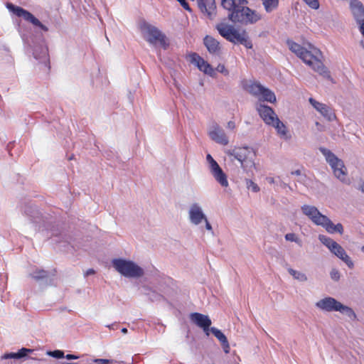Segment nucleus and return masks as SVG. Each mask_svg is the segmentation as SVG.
<instances>
[{
    "instance_id": "45",
    "label": "nucleus",
    "mask_w": 364,
    "mask_h": 364,
    "mask_svg": "<svg viewBox=\"0 0 364 364\" xmlns=\"http://www.w3.org/2000/svg\"><path fill=\"white\" fill-rule=\"evenodd\" d=\"M266 180L269 184L275 183V179L273 177H267Z\"/></svg>"
},
{
    "instance_id": "46",
    "label": "nucleus",
    "mask_w": 364,
    "mask_h": 364,
    "mask_svg": "<svg viewBox=\"0 0 364 364\" xmlns=\"http://www.w3.org/2000/svg\"><path fill=\"white\" fill-rule=\"evenodd\" d=\"M60 364H78V363H60ZM79 364H92V363H90L89 360H87L85 362L81 361L79 363Z\"/></svg>"
},
{
    "instance_id": "13",
    "label": "nucleus",
    "mask_w": 364,
    "mask_h": 364,
    "mask_svg": "<svg viewBox=\"0 0 364 364\" xmlns=\"http://www.w3.org/2000/svg\"><path fill=\"white\" fill-rule=\"evenodd\" d=\"M190 222L194 225H199L206 220V215L203 213L202 207L197 203H192L188 210Z\"/></svg>"
},
{
    "instance_id": "23",
    "label": "nucleus",
    "mask_w": 364,
    "mask_h": 364,
    "mask_svg": "<svg viewBox=\"0 0 364 364\" xmlns=\"http://www.w3.org/2000/svg\"><path fill=\"white\" fill-rule=\"evenodd\" d=\"M210 331L218 338V340L220 342V344L223 347V349L225 353H229L230 347L229 342L228 341L225 335L219 329L212 327L210 329Z\"/></svg>"
},
{
    "instance_id": "34",
    "label": "nucleus",
    "mask_w": 364,
    "mask_h": 364,
    "mask_svg": "<svg viewBox=\"0 0 364 364\" xmlns=\"http://www.w3.org/2000/svg\"><path fill=\"white\" fill-rule=\"evenodd\" d=\"M331 279L333 281H338L341 278V273L337 269H332L330 272Z\"/></svg>"
},
{
    "instance_id": "21",
    "label": "nucleus",
    "mask_w": 364,
    "mask_h": 364,
    "mask_svg": "<svg viewBox=\"0 0 364 364\" xmlns=\"http://www.w3.org/2000/svg\"><path fill=\"white\" fill-rule=\"evenodd\" d=\"M204 45L211 54L218 55L220 53L221 47L220 43L210 36H206L203 40Z\"/></svg>"
},
{
    "instance_id": "30",
    "label": "nucleus",
    "mask_w": 364,
    "mask_h": 364,
    "mask_svg": "<svg viewBox=\"0 0 364 364\" xmlns=\"http://www.w3.org/2000/svg\"><path fill=\"white\" fill-rule=\"evenodd\" d=\"M288 272L293 277L294 279H296L299 282H304L307 280L306 275L301 272L295 270L292 268H289Z\"/></svg>"
},
{
    "instance_id": "20",
    "label": "nucleus",
    "mask_w": 364,
    "mask_h": 364,
    "mask_svg": "<svg viewBox=\"0 0 364 364\" xmlns=\"http://www.w3.org/2000/svg\"><path fill=\"white\" fill-rule=\"evenodd\" d=\"M350 7L357 23H364V5L358 0H351Z\"/></svg>"
},
{
    "instance_id": "14",
    "label": "nucleus",
    "mask_w": 364,
    "mask_h": 364,
    "mask_svg": "<svg viewBox=\"0 0 364 364\" xmlns=\"http://www.w3.org/2000/svg\"><path fill=\"white\" fill-rule=\"evenodd\" d=\"M256 109L258 112L260 117L268 125L274 123L276 119L278 118L273 109L260 102L256 105Z\"/></svg>"
},
{
    "instance_id": "37",
    "label": "nucleus",
    "mask_w": 364,
    "mask_h": 364,
    "mask_svg": "<svg viewBox=\"0 0 364 364\" xmlns=\"http://www.w3.org/2000/svg\"><path fill=\"white\" fill-rule=\"evenodd\" d=\"M312 9H316L319 6L318 0H304Z\"/></svg>"
},
{
    "instance_id": "53",
    "label": "nucleus",
    "mask_w": 364,
    "mask_h": 364,
    "mask_svg": "<svg viewBox=\"0 0 364 364\" xmlns=\"http://www.w3.org/2000/svg\"><path fill=\"white\" fill-rule=\"evenodd\" d=\"M244 1L245 2L246 4H247V0H244Z\"/></svg>"
},
{
    "instance_id": "26",
    "label": "nucleus",
    "mask_w": 364,
    "mask_h": 364,
    "mask_svg": "<svg viewBox=\"0 0 364 364\" xmlns=\"http://www.w3.org/2000/svg\"><path fill=\"white\" fill-rule=\"evenodd\" d=\"M270 125L276 129L277 134L282 138L288 139L287 127L284 123L279 120V118L276 119L274 123L271 124Z\"/></svg>"
},
{
    "instance_id": "10",
    "label": "nucleus",
    "mask_w": 364,
    "mask_h": 364,
    "mask_svg": "<svg viewBox=\"0 0 364 364\" xmlns=\"http://www.w3.org/2000/svg\"><path fill=\"white\" fill-rule=\"evenodd\" d=\"M318 240L332 254L342 260L349 268H353L354 264L352 259L341 245L331 238L323 235H319Z\"/></svg>"
},
{
    "instance_id": "35",
    "label": "nucleus",
    "mask_w": 364,
    "mask_h": 364,
    "mask_svg": "<svg viewBox=\"0 0 364 364\" xmlns=\"http://www.w3.org/2000/svg\"><path fill=\"white\" fill-rule=\"evenodd\" d=\"M92 364H112L113 361L109 359H95L92 361H90Z\"/></svg>"
},
{
    "instance_id": "22",
    "label": "nucleus",
    "mask_w": 364,
    "mask_h": 364,
    "mask_svg": "<svg viewBox=\"0 0 364 364\" xmlns=\"http://www.w3.org/2000/svg\"><path fill=\"white\" fill-rule=\"evenodd\" d=\"M198 6L203 13H205L210 18L215 15L216 9L215 0H198Z\"/></svg>"
},
{
    "instance_id": "49",
    "label": "nucleus",
    "mask_w": 364,
    "mask_h": 364,
    "mask_svg": "<svg viewBox=\"0 0 364 364\" xmlns=\"http://www.w3.org/2000/svg\"><path fill=\"white\" fill-rule=\"evenodd\" d=\"M122 333L125 334L127 333V329L126 328H123L122 330H121Z\"/></svg>"
},
{
    "instance_id": "16",
    "label": "nucleus",
    "mask_w": 364,
    "mask_h": 364,
    "mask_svg": "<svg viewBox=\"0 0 364 364\" xmlns=\"http://www.w3.org/2000/svg\"><path fill=\"white\" fill-rule=\"evenodd\" d=\"M191 319L198 326L202 328L207 336H209L211 320L208 316L200 313H193L191 314Z\"/></svg>"
},
{
    "instance_id": "47",
    "label": "nucleus",
    "mask_w": 364,
    "mask_h": 364,
    "mask_svg": "<svg viewBox=\"0 0 364 364\" xmlns=\"http://www.w3.org/2000/svg\"><path fill=\"white\" fill-rule=\"evenodd\" d=\"M291 173L292 175L299 176L301 174V171H300V170H296L294 171H292Z\"/></svg>"
},
{
    "instance_id": "24",
    "label": "nucleus",
    "mask_w": 364,
    "mask_h": 364,
    "mask_svg": "<svg viewBox=\"0 0 364 364\" xmlns=\"http://www.w3.org/2000/svg\"><path fill=\"white\" fill-rule=\"evenodd\" d=\"M33 56L36 59L46 63L48 60V50L46 46H37L33 50Z\"/></svg>"
},
{
    "instance_id": "19",
    "label": "nucleus",
    "mask_w": 364,
    "mask_h": 364,
    "mask_svg": "<svg viewBox=\"0 0 364 364\" xmlns=\"http://www.w3.org/2000/svg\"><path fill=\"white\" fill-rule=\"evenodd\" d=\"M191 62L196 64L198 69L204 73L209 75L210 76H213L215 75V70L211 65L198 54L193 53L191 55Z\"/></svg>"
},
{
    "instance_id": "41",
    "label": "nucleus",
    "mask_w": 364,
    "mask_h": 364,
    "mask_svg": "<svg viewBox=\"0 0 364 364\" xmlns=\"http://www.w3.org/2000/svg\"><path fill=\"white\" fill-rule=\"evenodd\" d=\"M152 292L151 289H148L146 287H143L141 290V293H144L145 294H150Z\"/></svg>"
},
{
    "instance_id": "8",
    "label": "nucleus",
    "mask_w": 364,
    "mask_h": 364,
    "mask_svg": "<svg viewBox=\"0 0 364 364\" xmlns=\"http://www.w3.org/2000/svg\"><path fill=\"white\" fill-rule=\"evenodd\" d=\"M319 151L331 167L334 176L342 183H349V180L347 178V170L343 161L328 149L320 147Z\"/></svg>"
},
{
    "instance_id": "42",
    "label": "nucleus",
    "mask_w": 364,
    "mask_h": 364,
    "mask_svg": "<svg viewBox=\"0 0 364 364\" xmlns=\"http://www.w3.org/2000/svg\"><path fill=\"white\" fill-rule=\"evenodd\" d=\"M65 358L68 360H74L77 359L78 356L73 354H67L66 355H65Z\"/></svg>"
},
{
    "instance_id": "17",
    "label": "nucleus",
    "mask_w": 364,
    "mask_h": 364,
    "mask_svg": "<svg viewBox=\"0 0 364 364\" xmlns=\"http://www.w3.org/2000/svg\"><path fill=\"white\" fill-rule=\"evenodd\" d=\"M341 304V302L332 297H325L316 302V306L325 311H338V310H340Z\"/></svg>"
},
{
    "instance_id": "11",
    "label": "nucleus",
    "mask_w": 364,
    "mask_h": 364,
    "mask_svg": "<svg viewBox=\"0 0 364 364\" xmlns=\"http://www.w3.org/2000/svg\"><path fill=\"white\" fill-rule=\"evenodd\" d=\"M8 9L18 17H22L26 21L31 23L35 28H38L44 32L48 31V28L43 24L31 13L21 7L15 6L11 3L7 4Z\"/></svg>"
},
{
    "instance_id": "3",
    "label": "nucleus",
    "mask_w": 364,
    "mask_h": 364,
    "mask_svg": "<svg viewBox=\"0 0 364 364\" xmlns=\"http://www.w3.org/2000/svg\"><path fill=\"white\" fill-rule=\"evenodd\" d=\"M218 33L228 41L235 44H241L247 48H252V43L245 31H240L233 26L220 23L216 26Z\"/></svg>"
},
{
    "instance_id": "28",
    "label": "nucleus",
    "mask_w": 364,
    "mask_h": 364,
    "mask_svg": "<svg viewBox=\"0 0 364 364\" xmlns=\"http://www.w3.org/2000/svg\"><path fill=\"white\" fill-rule=\"evenodd\" d=\"M31 350L22 348L17 353H5L1 356V359H10V358H21L25 357L28 352H31Z\"/></svg>"
},
{
    "instance_id": "39",
    "label": "nucleus",
    "mask_w": 364,
    "mask_h": 364,
    "mask_svg": "<svg viewBox=\"0 0 364 364\" xmlns=\"http://www.w3.org/2000/svg\"><path fill=\"white\" fill-rule=\"evenodd\" d=\"M359 30L363 37V39L360 41V45L364 48V22L359 25Z\"/></svg>"
},
{
    "instance_id": "31",
    "label": "nucleus",
    "mask_w": 364,
    "mask_h": 364,
    "mask_svg": "<svg viewBox=\"0 0 364 364\" xmlns=\"http://www.w3.org/2000/svg\"><path fill=\"white\" fill-rule=\"evenodd\" d=\"M30 275L32 278L36 280L48 279L50 277V274L43 269H36Z\"/></svg>"
},
{
    "instance_id": "50",
    "label": "nucleus",
    "mask_w": 364,
    "mask_h": 364,
    "mask_svg": "<svg viewBox=\"0 0 364 364\" xmlns=\"http://www.w3.org/2000/svg\"><path fill=\"white\" fill-rule=\"evenodd\" d=\"M280 186H281L282 187H283V188H285L287 185L285 183L282 182V183H280Z\"/></svg>"
},
{
    "instance_id": "9",
    "label": "nucleus",
    "mask_w": 364,
    "mask_h": 364,
    "mask_svg": "<svg viewBox=\"0 0 364 364\" xmlns=\"http://www.w3.org/2000/svg\"><path fill=\"white\" fill-rule=\"evenodd\" d=\"M140 28L144 38L150 44L159 43L164 49L167 48L166 36L158 28L144 21L140 24Z\"/></svg>"
},
{
    "instance_id": "12",
    "label": "nucleus",
    "mask_w": 364,
    "mask_h": 364,
    "mask_svg": "<svg viewBox=\"0 0 364 364\" xmlns=\"http://www.w3.org/2000/svg\"><path fill=\"white\" fill-rule=\"evenodd\" d=\"M206 161L208 164L210 172L215 181L223 187H228L229 183L227 179V176L220 167L217 161L212 157L210 154H208L206 156Z\"/></svg>"
},
{
    "instance_id": "32",
    "label": "nucleus",
    "mask_w": 364,
    "mask_h": 364,
    "mask_svg": "<svg viewBox=\"0 0 364 364\" xmlns=\"http://www.w3.org/2000/svg\"><path fill=\"white\" fill-rule=\"evenodd\" d=\"M246 186L248 189L252 190V191L255 193L259 191V186L250 179H246Z\"/></svg>"
},
{
    "instance_id": "43",
    "label": "nucleus",
    "mask_w": 364,
    "mask_h": 364,
    "mask_svg": "<svg viewBox=\"0 0 364 364\" xmlns=\"http://www.w3.org/2000/svg\"><path fill=\"white\" fill-rule=\"evenodd\" d=\"M227 127L230 129H234L235 127V124L233 121H230L227 124Z\"/></svg>"
},
{
    "instance_id": "40",
    "label": "nucleus",
    "mask_w": 364,
    "mask_h": 364,
    "mask_svg": "<svg viewBox=\"0 0 364 364\" xmlns=\"http://www.w3.org/2000/svg\"><path fill=\"white\" fill-rule=\"evenodd\" d=\"M203 223L205 224V228L207 230L213 233V228L210 223H209L208 218H206V220H203Z\"/></svg>"
},
{
    "instance_id": "6",
    "label": "nucleus",
    "mask_w": 364,
    "mask_h": 364,
    "mask_svg": "<svg viewBox=\"0 0 364 364\" xmlns=\"http://www.w3.org/2000/svg\"><path fill=\"white\" fill-rule=\"evenodd\" d=\"M230 160L234 161L237 160L240 167L246 173L252 172L255 167L253 159V153L251 149L248 147H237L226 151Z\"/></svg>"
},
{
    "instance_id": "52",
    "label": "nucleus",
    "mask_w": 364,
    "mask_h": 364,
    "mask_svg": "<svg viewBox=\"0 0 364 364\" xmlns=\"http://www.w3.org/2000/svg\"><path fill=\"white\" fill-rule=\"evenodd\" d=\"M38 215H39V213L36 211V215H37V218H38V217H39V216H38Z\"/></svg>"
},
{
    "instance_id": "5",
    "label": "nucleus",
    "mask_w": 364,
    "mask_h": 364,
    "mask_svg": "<svg viewBox=\"0 0 364 364\" xmlns=\"http://www.w3.org/2000/svg\"><path fill=\"white\" fill-rule=\"evenodd\" d=\"M114 269L126 278L139 279L145 272L142 267L132 260L118 258L112 261Z\"/></svg>"
},
{
    "instance_id": "2",
    "label": "nucleus",
    "mask_w": 364,
    "mask_h": 364,
    "mask_svg": "<svg viewBox=\"0 0 364 364\" xmlns=\"http://www.w3.org/2000/svg\"><path fill=\"white\" fill-rule=\"evenodd\" d=\"M304 215H305L313 223L321 226L328 233L333 234L338 232L343 234V227L341 223L334 225L332 221L326 215L320 213L316 207L309 205H304L301 208Z\"/></svg>"
},
{
    "instance_id": "44",
    "label": "nucleus",
    "mask_w": 364,
    "mask_h": 364,
    "mask_svg": "<svg viewBox=\"0 0 364 364\" xmlns=\"http://www.w3.org/2000/svg\"><path fill=\"white\" fill-rule=\"evenodd\" d=\"M95 273L93 269H89L85 272V277H88L90 275H92Z\"/></svg>"
},
{
    "instance_id": "29",
    "label": "nucleus",
    "mask_w": 364,
    "mask_h": 364,
    "mask_svg": "<svg viewBox=\"0 0 364 364\" xmlns=\"http://www.w3.org/2000/svg\"><path fill=\"white\" fill-rule=\"evenodd\" d=\"M265 11L267 13L272 12L276 9L279 4L278 0H262Z\"/></svg>"
},
{
    "instance_id": "33",
    "label": "nucleus",
    "mask_w": 364,
    "mask_h": 364,
    "mask_svg": "<svg viewBox=\"0 0 364 364\" xmlns=\"http://www.w3.org/2000/svg\"><path fill=\"white\" fill-rule=\"evenodd\" d=\"M285 239L287 241L294 242L297 244H300V239L294 233H287L285 235Z\"/></svg>"
},
{
    "instance_id": "15",
    "label": "nucleus",
    "mask_w": 364,
    "mask_h": 364,
    "mask_svg": "<svg viewBox=\"0 0 364 364\" xmlns=\"http://www.w3.org/2000/svg\"><path fill=\"white\" fill-rule=\"evenodd\" d=\"M208 135L212 140L218 144L228 145L229 143L225 131L218 124L215 123L210 127Z\"/></svg>"
},
{
    "instance_id": "7",
    "label": "nucleus",
    "mask_w": 364,
    "mask_h": 364,
    "mask_svg": "<svg viewBox=\"0 0 364 364\" xmlns=\"http://www.w3.org/2000/svg\"><path fill=\"white\" fill-rule=\"evenodd\" d=\"M228 18L233 23L248 25L257 23L262 18V16L249 7L240 5L229 14Z\"/></svg>"
},
{
    "instance_id": "36",
    "label": "nucleus",
    "mask_w": 364,
    "mask_h": 364,
    "mask_svg": "<svg viewBox=\"0 0 364 364\" xmlns=\"http://www.w3.org/2000/svg\"><path fill=\"white\" fill-rule=\"evenodd\" d=\"M49 355L56 358H65L64 352L60 350H55L49 353Z\"/></svg>"
},
{
    "instance_id": "48",
    "label": "nucleus",
    "mask_w": 364,
    "mask_h": 364,
    "mask_svg": "<svg viewBox=\"0 0 364 364\" xmlns=\"http://www.w3.org/2000/svg\"><path fill=\"white\" fill-rule=\"evenodd\" d=\"M359 190L364 193V183H361L359 186Z\"/></svg>"
},
{
    "instance_id": "1",
    "label": "nucleus",
    "mask_w": 364,
    "mask_h": 364,
    "mask_svg": "<svg viewBox=\"0 0 364 364\" xmlns=\"http://www.w3.org/2000/svg\"><path fill=\"white\" fill-rule=\"evenodd\" d=\"M287 44L292 53L315 72L325 77H330L329 72L321 60L322 54L318 48L311 44H309L308 48H304L291 40H287Z\"/></svg>"
},
{
    "instance_id": "18",
    "label": "nucleus",
    "mask_w": 364,
    "mask_h": 364,
    "mask_svg": "<svg viewBox=\"0 0 364 364\" xmlns=\"http://www.w3.org/2000/svg\"><path fill=\"white\" fill-rule=\"evenodd\" d=\"M309 101L314 108H315L328 121H333L336 118V115L332 112V109L326 105L318 102L311 97L309 98Z\"/></svg>"
},
{
    "instance_id": "4",
    "label": "nucleus",
    "mask_w": 364,
    "mask_h": 364,
    "mask_svg": "<svg viewBox=\"0 0 364 364\" xmlns=\"http://www.w3.org/2000/svg\"><path fill=\"white\" fill-rule=\"evenodd\" d=\"M242 88L259 101L274 103L277 101L275 94L269 88L265 87L259 82L250 80H243L241 82Z\"/></svg>"
},
{
    "instance_id": "38",
    "label": "nucleus",
    "mask_w": 364,
    "mask_h": 364,
    "mask_svg": "<svg viewBox=\"0 0 364 364\" xmlns=\"http://www.w3.org/2000/svg\"><path fill=\"white\" fill-rule=\"evenodd\" d=\"M219 73H221L225 75H228V70L225 68V65H223V64H219L216 69H215Z\"/></svg>"
},
{
    "instance_id": "51",
    "label": "nucleus",
    "mask_w": 364,
    "mask_h": 364,
    "mask_svg": "<svg viewBox=\"0 0 364 364\" xmlns=\"http://www.w3.org/2000/svg\"><path fill=\"white\" fill-rule=\"evenodd\" d=\"M361 250L364 252V245L361 247Z\"/></svg>"
},
{
    "instance_id": "25",
    "label": "nucleus",
    "mask_w": 364,
    "mask_h": 364,
    "mask_svg": "<svg viewBox=\"0 0 364 364\" xmlns=\"http://www.w3.org/2000/svg\"><path fill=\"white\" fill-rule=\"evenodd\" d=\"M222 6L223 7L228 10L229 11H232L235 9H236L237 6H239L240 5H245V2L244 0H221Z\"/></svg>"
},
{
    "instance_id": "27",
    "label": "nucleus",
    "mask_w": 364,
    "mask_h": 364,
    "mask_svg": "<svg viewBox=\"0 0 364 364\" xmlns=\"http://www.w3.org/2000/svg\"><path fill=\"white\" fill-rule=\"evenodd\" d=\"M340 306V310H338V311L345 314L348 318L350 321H356L358 320V316L353 309L342 304Z\"/></svg>"
}]
</instances>
